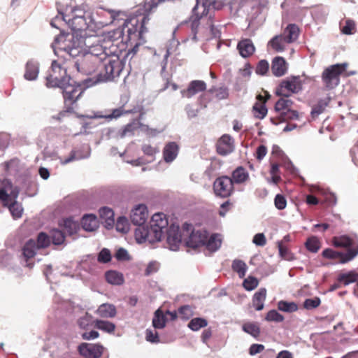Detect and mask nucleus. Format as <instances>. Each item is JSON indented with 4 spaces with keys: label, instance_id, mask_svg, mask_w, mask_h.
<instances>
[{
    "label": "nucleus",
    "instance_id": "obj_1",
    "mask_svg": "<svg viewBox=\"0 0 358 358\" xmlns=\"http://www.w3.org/2000/svg\"><path fill=\"white\" fill-rule=\"evenodd\" d=\"M87 41L90 43L85 46L87 50H85V53L102 64L101 79L113 80L117 78L123 69V64L119 58L120 50L114 41L109 38L99 36L88 38Z\"/></svg>",
    "mask_w": 358,
    "mask_h": 358
},
{
    "label": "nucleus",
    "instance_id": "obj_2",
    "mask_svg": "<svg viewBox=\"0 0 358 358\" xmlns=\"http://www.w3.org/2000/svg\"><path fill=\"white\" fill-rule=\"evenodd\" d=\"M89 43L87 38L84 39L71 33H62L55 37L51 46L57 55L59 52H64L70 57L76 58L85 52L84 46Z\"/></svg>",
    "mask_w": 358,
    "mask_h": 358
},
{
    "label": "nucleus",
    "instance_id": "obj_3",
    "mask_svg": "<svg viewBox=\"0 0 358 358\" xmlns=\"http://www.w3.org/2000/svg\"><path fill=\"white\" fill-rule=\"evenodd\" d=\"M196 5L192 9L193 15L191 17V34L192 39L194 41H197V32L201 24L200 21H204L207 19V24L212 31L213 34L216 36V34L214 32V25L213 24L212 17L208 13L210 7V2L208 0H196Z\"/></svg>",
    "mask_w": 358,
    "mask_h": 358
},
{
    "label": "nucleus",
    "instance_id": "obj_4",
    "mask_svg": "<svg viewBox=\"0 0 358 358\" xmlns=\"http://www.w3.org/2000/svg\"><path fill=\"white\" fill-rule=\"evenodd\" d=\"M58 87L62 90L66 111H71L73 110L71 106L77 101L83 93L81 85L74 81L70 77Z\"/></svg>",
    "mask_w": 358,
    "mask_h": 358
},
{
    "label": "nucleus",
    "instance_id": "obj_5",
    "mask_svg": "<svg viewBox=\"0 0 358 358\" xmlns=\"http://www.w3.org/2000/svg\"><path fill=\"white\" fill-rule=\"evenodd\" d=\"M348 66L347 63L336 64L325 69L322 74L324 85L328 90H332L338 85L340 75Z\"/></svg>",
    "mask_w": 358,
    "mask_h": 358
},
{
    "label": "nucleus",
    "instance_id": "obj_6",
    "mask_svg": "<svg viewBox=\"0 0 358 358\" xmlns=\"http://www.w3.org/2000/svg\"><path fill=\"white\" fill-rule=\"evenodd\" d=\"M135 238L138 243L148 241L149 243H154L160 241L164 234L151 224L137 227L135 229Z\"/></svg>",
    "mask_w": 358,
    "mask_h": 358
},
{
    "label": "nucleus",
    "instance_id": "obj_7",
    "mask_svg": "<svg viewBox=\"0 0 358 358\" xmlns=\"http://www.w3.org/2000/svg\"><path fill=\"white\" fill-rule=\"evenodd\" d=\"M70 76L66 75V69L60 64L54 60L52 62L50 70L46 76V85L48 87H59L67 80Z\"/></svg>",
    "mask_w": 358,
    "mask_h": 358
},
{
    "label": "nucleus",
    "instance_id": "obj_8",
    "mask_svg": "<svg viewBox=\"0 0 358 358\" xmlns=\"http://www.w3.org/2000/svg\"><path fill=\"white\" fill-rule=\"evenodd\" d=\"M74 66L78 72L85 75L92 74L96 70H103L102 64L95 62L92 56L87 55L85 52L78 57L74 62Z\"/></svg>",
    "mask_w": 358,
    "mask_h": 358
},
{
    "label": "nucleus",
    "instance_id": "obj_9",
    "mask_svg": "<svg viewBox=\"0 0 358 358\" xmlns=\"http://www.w3.org/2000/svg\"><path fill=\"white\" fill-rule=\"evenodd\" d=\"M145 21L146 17H143L141 20V25L138 27V20L136 18H132L129 20H126L124 22V27L122 29L123 35L127 34L129 41L136 39L144 32V24Z\"/></svg>",
    "mask_w": 358,
    "mask_h": 358
},
{
    "label": "nucleus",
    "instance_id": "obj_10",
    "mask_svg": "<svg viewBox=\"0 0 358 358\" xmlns=\"http://www.w3.org/2000/svg\"><path fill=\"white\" fill-rule=\"evenodd\" d=\"M301 90V83L296 77H292L282 80L276 89V94L280 96L289 97L292 94L298 93Z\"/></svg>",
    "mask_w": 358,
    "mask_h": 358
},
{
    "label": "nucleus",
    "instance_id": "obj_11",
    "mask_svg": "<svg viewBox=\"0 0 358 358\" xmlns=\"http://www.w3.org/2000/svg\"><path fill=\"white\" fill-rule=\"evenodd\" d=\"M213 189L217 196L221 197L230 196L234 189L231 178L228 176H222L217 178L213 183Z\"/></svg>",
    "mask_w": 358,
    "mask_h": 358
},
{
    "label": "nucleus",
    "instance_id": "obj_12",
    "mask_svg": "<svg viewBox=\"0 0 358 358\" xmlns=\"http://www.w3.org/2000/svg\"><path fill=\"white\" fill-rule=\"evenodd\" d=\"M357 255V246L355 249H348L346 253L336 252L330 248L325 249L322 252V256L324 257L332 259H338L339 262L341 264H345L352 260Z\"/></svg>",
    "mask_w": 358,
    "mask_h": 358
},
{
    "label": "nucleus",
    "instance_id": "obj_13",
    "mask_svg": "<svg viewBox=\"0 0 358 358\" xmlns=\"http://www.w3.org/2000/svg\"><path fill=\"white\" fill-rule=\"evenodd\" d=\"M166 242L169 249L172 251H177L182 241V234L178 225L172 224L166 229Z\"/></svg>",
    "mask_w": 358,
    "mask_h": 358
},
{
    "label": "nucleus",
    "instance_id": "obj_14",
    "mask_svg": "<svg viewBox=\"0 0 358 358\" xmlns=\"http://www.w3.org/2000/svg\"><path fill=\"white\" fill-rule=\"evenodd\" d=\"M78 350L80 355L86 358H99L103 354V347L98 343H83Z\"/></svg>",
    "mask_w": 358,
    "mask_h": 358
},
{
    "label": "nucleus",
    "instance_id": "obj_15",
    "mask_svg": "<svg viewBox=\"0 0 358 358\" xmlns=\"http://www.w3.org/2000/svg\"><path fill=\"white\" fill-rule=\"evenodd\" d=\"M148 217V211L144 204L136 205L131 210L130 218L132 223L138 227L145 226Z\"/></svg>",
    "mask_w": 358,
    "mask_h": 358
},
{
    "label": "nucleus",
    "instance_id": "obj_16",
    "mask_svg": "<svg viewBox=\"0 0 358 358\" xmlns=\"http://www.w3.org/2000/svg\"><path fill=\"white\" fill-rule=\"evenodd\" d=\"M234 141L233 138L228 134L222 136L216 144L217 152L222 156H226L231 153L234 150Z\"/></svg>",
    "mask_w": 358,
    "mask_h": 358
},
{
    "label": "nucleus",
    "instance_id": "obj_17",
    "mask_svg": "<svg viewBox=\"0 0 358 358\" xmlns=\"http://www.w3.org/2000/svg\"><path fill=\"white\" fill-rule=\"evenodd\" d=\"M207 240V231L205 230H192L186 241L187 247L196 248L204 245Z\"/></svg>",
    "mask_w": 358,
    "mask_h": 358
},
{
    "label": "nucleus",
    "instance_id": "obj_18",
    "mask_svg": "<svg viewBox=\"0 0 358 358\" xmlns=\"http://www.w3.org/2000/svg\"><path fill=\"white\" fill-rule=\"evenodd\" d=\"M206 89V84L202 80H192L185 90L180 91L182 97L190 99L199 92H203Z\"/></svg>",
    "mask_w": 358,
    "mask_h": 358
},
{
    "label": "nucleus",
    "instance_id": "obj_19",
    "mask_svg": "<svg viewBox=\"0 0 358 358\" xmlns=\"http://www.w3.org/2000/svg\"><path fill=\"white\" fill-rule=\"evenodd\" d=\"M62 19L65 21L73 31H80L85 30L87 27V20L85 17L62 15Z\"/></svg>",
    "mask_w": 358,
    "mask_h": 358
},
{
    "label": "nucleus",
    "instance_id": "obj_20",
    "mask_svg": "<svg viewBox=\"0 0 358 358\" xmlns=\"http://www.w3.org/2000/svg\"><path fill=\"white\" fill-rule=\"evenodd\" d=\"M8 187L9 192L5 188L0 189V202H2L3 206H8L9 203L16 201L19 195L20 190L17 187H13L11 183H9Z\"/></svg>",
    "mask_w": 358,
    "mask_h": 358
},
{
    "label": "nucleus",
    "instance_id": "obj_21",
    "mask_svg": "<svg viewBox=\"0 0 358 358\" xmlns=\"http://www.w3.org/2000/svg\"><path fill=\"white\" fill-rule=\"evenodd\" d=\"M178 152V145L176 142H169L163 149V159L166 163H171L176 159Z\"/></svg>",
    "mask_w": 358,
    "mask_h": 358
},
{
    "label": "nucleus",
    "instance_id": "obj_22",
    "mask_svg": "<svg viewBox=\"0 0 358 358\" xmlns=\"http://www.w3.org/2000/svg\"><path fill=\"white\" fill-rule=\"evenodd\" d=\"M39 73V63L34 60H29L25 66L24 78L29 81L36 80Z\"/></svg>",
    "mask_w": 358,
    "mask_h": 358
},
{
    "label": "nucleus",
    "instance_id": "obj_23",
    "mask_svg": "<svg viewBox=\"0 0 358 358\" xmlns=\"http://www.w3.org/2000/svg\"><path fill=\"white\" fill-rule=\"evenodd\" d=\"M152 227L157 229L159 231H162L164 234V230L166 231L168 229V220L166 215L162 213H157L152 215L150 222Z\"/></svg>",
    "mask_w": 358,
    "mask_h": 358
},
{
    "label": "nucleus",
    "instance_id": "obj_24",
    "mask_svg": "<svg viewBox=\"0 0 358 358\" xmlns=\"http://www.w3.org/2000/svg\"><path fill=\"white\" fill-rule=\"evenodd\" d=\"M83 151L84 154L82 153L80 150H72L70 156L66 158L64 160L60 161L61 164L63 165L67 164L74 160H80L83 159L88 158L90 156L91 150L88 145H84L83 147Z\"/></svg>",
    "mask_w": 358,
    "mask_h": 358
},
{
    "label": "nucleus",
    "instance_id": "obj_25",
    "mask_svg": "<svg viewBox=\"0 0 358 358\" xmlns=\"http://www.w3.org/2000/svg\"><path fill=\"white\" fill-rule=\"evenodd\" d=\"M237 49L241 56L244 58L251 56L255 51V45L249 38L240 41L237 45Z\"/></svg>",
    "mask_w": 358,
    "mask_h": 358
},
{
    "label": "nucleus",
    "instance_id": "obj_26",
    "mask_svg": "<svg viewBox=\"0 0 358 358\" xmlns=\"http://www.w3.org/2000/svg\"><path fill=\"white\" fill-rule=\"evenodd\" d=\"M281 35L288 43H292L297 40L299 36V29L294 24H289L284 29Z\"/></svg>",
    "mask_w": 358,
    "mask_h": 358
},
{
    "label": "nucleus",
    "instance_id": "obj_27",
    "mask_svg": "<svg viewBox=\"0 0 358 358\" xmlns=\"http://www.w3.org/2000/svg\"><path fill=\"white\" fill-rule=\"evenodd\" d=\"M271 71L277 77L283 76L287 71L286 62L283 57H276L272 62Z\"/></svg>",
    "mask_w": 358,
    "mask_h": 358
},
{
    "label": "nucleus",
    "instance_id": "obj_28",
    "mask_svg": "<svg viewBox=\"0 0 358 358\" xmlns=\"http://www.w3.org/2000/svg\"><path fill=\"white\" fill-rule=\"evenodd\" d=\"M83 229L86 231H94L99 227V221L92 214L85 215L81 221Z\"/></svg>",
    "mask_w": 358,
    "mask_h": 358
},
{
    "label": "nucleus",
    "instance_id": "obj_29",
    "mask_svg": "<svg viewBox=\"0 0 358 358\" xmlns=\"http://www.w3.org/2000/svg\"><path fill=\"white\" fill-rule=\"evenodd\" d=\"M334 245L337 248H348L355 249L358 247V243L348 236H341L334 238Z\"/></svg>",
    "mask_w": 358,
    "mask_h": 358
},
{
    "label": "nucleus",
    "instance_id": "obj_30",
    "mask_svg": "<svg viewBox=\"0 0 358 358\" xmlns=\"http://www.w3.org/2000/svg\"><path fill=\"white\" fill-rule=\"evenodd\" d=\"M96 314L101 317L112 318L117 314L116 308L114 305L110 303H103L100 305L96 310Z\"/></svg>",
    "mask_w": 358,
    "mask_h": 358
},
{
    "label": "nucleus",
    "instance_id": "obj_31",
    "mask_svg": "<svg viewBox=\"0 0 358 358\" xmlns=\"http://www.w3.org/2000/svg\"><path fill=\"white\" fill-rule=\"evenodd\" d=\"M222 238L220 234H213L208 237L207 233V240H206L204 245L210 252L217 251L221 246Z\"/></svg>",
    "mask_w": 358,
    "mask_h": 358
},
{
    "label": "nucleus",
    "instance_id": "obj_32",
    "mask_svg": "<svg viewBox=\"0 0 358 358\" xmlns=\"http://www.w3.org/2000/svg\"><path fill=\"white\" fill-rule=\"evenodd\" d=\"M99 215L102 220H104L106 228H112L114 225V212L108 207H102L99 210Z\"/></svg>",
    "mask_w": 358,
    "mask_h": 358
},
{
    "label": "nucleus",
    "instance_id": "obj_33",
    "mask_svg": "<svg viewBox=\"0 0 358 358\" xmlns=\"http://www.w3.org/2000/svg\"><path fill=\"white\" fill-rule=\"evenodd\" d=\"M141 128V122L138 120H134L131 123L127 124L118 132V136L123 138L127 136H132L134 135L135 131Z\"/></svg>",
    "mask_w": 358,
    "mask_h": 358
},
{
    "label": "nucleus",
    "instance_id": "obj_34",
    "mask_svg": "<svg viewBox=\"0 0 358 358\" xmlns=\"http://www.w3.org/2000/svg\"><path fill=\"white\" fill-rule=\"evenodd\" d=\"M266 297V289L265 288H261L254 294L252 305L257 310L259 311L264 308Z\"/></svg>",
    "mask_w": 358,
    "mask_h": 358
},
{
    "label": "nucleus",
    "instance_id": "obj_35",
    "mask_svg": "<svg viewBox=\"0 0 358 358\" xmlns=\"http://www.w3.org/2000/svg\"><path fill=\"white\" fill-rule=\"evenodd\" d=\"M231 178L233 184H242L249 179V174L243 167L238 166L233 171Z\"/></svg>",
    "mask_w": 358,
    "mask_h": 358
},
{
    "label": "nucleus",
    "instance_id": "obj_36",
    "mask_svg": "<svg viewBox=\"0 0 358 358\" xmlns=\"http://www.w3.org/2000/svg\"><path fill=\"white\" fill-rule=\"evenodd\" d=\"M287 44L289 43H287L285 38L281 34L275 36L268 42V45L278 52H283L285 50Z\"/></svg>",
    "mask_w": 358,
    "mask_h": 358
},
{
    "label": "nucleus",
    "instance_id": "obj_37",
    "mask_svg": "<svg viewBox=\"0 0 358 358\" xmlns=\"http://www.w3.org/2000/svg\"><path fill=\"white\" fill-rule=\"evenodd\" d=\"M257 99L262 101V103L259 104L256 103L253 106L254 115L258 119H263L267 114V108L265 106L266 99H264L262 95H258Z\"/></svg>",
    "mask_w": 358,
    "mask_h": 358
},
{
    "label": "nucleus",
    "instance_id": "obj_38",
    "mask_svg": "<svg viewBox=\"0 0 358 358\" xmlns=\"http://www.w3.org/2000/svg\"><path fill=\"white\" fill-rule=\"evenodd\" d=\"M38 249L36 241L31 239L25 243L22 248L23 256L27 259L32 258L36 254Z\"/></svg>",
    "mask_w": 358,
    "mask_h": 358
},
{
    "label": "nucleus",
    "instance_id": "obj_39",
    "mask_svg": "<svg viewBox=\"0 0 358 358\" xmlns=\"http://www.w3.org/2000/svg\"><path fill=\"white\" fill-rule=\"evenodd\" d=\"M94 327L108 334H112L115 329V324L103 320H95Z\"/></svg>",
    "mask_w": 358,
    "mask_h": 358
},
{
    "label": "nucleus",
    "instance_id": "obj_40",
    "mask_svg": "<svg viewBox=\"0 0 358 358\" xmlns=\"http://www.w3.org/2000/svg\"><path fill=\"white\" fill-rule=\"evenodd\" d=\"M106 281L115 285H120L124 282V277L122 273L115 271H109L106 273Z\"/></svg>",
    "mask_w": 358,
    "mask_h": 358
},
{
    "label": "nucleus",
    "instance_id": "obj_41",
    "mask_svg": "<svg viewBox=\"0 0 358 358\" xmlns=\"http://www.w3.org/2000/svg\"><path fill=\"white\" fill-rule=\"evenodd\" d=\"M166 319L163 312L157 309L152 318V326L155 329H163L166 326Z\"/></svg>",
    "mask_w": 358,
    "mask_h": 358
},
{
    "label": "nucleus",
    "instance_id": "obj_42",
    "mask_svg": "<svg viewBox=\"0 0 358 358\" xmlns=\"http://www.w3.org/2000/svg\"><path fill=\"white\" fill-rule=\"evenodd\" d=\"M292 104V101L289 99L288 97L282 96V98L275 103V110L280 114L282 112H286L290 110Z\"/></svg>",
    "mask_w": 358,
    "mask_h": 358
},
{
    "label": "nucleus",
    "instance_id": "obj_43",
    "mask_svg": "<svg viewBox=\"0 0 358 358\" xmlns=\"http://www.w3.org/2000/svg\"><path fill=\"white\" fill-rule=\"evenodd\" d=\"M231 268L234 272L238 273L241 278L245 275L248 270L246 264L241 259H234L232 262Z\"/></svg>",
    "mask_w": 358,
    "mask_h": 358
},
{
    "label": "nucleus",
    "instance_id": "obj_44",
    "mask_svg": "<svg viewBox=\"0 0 358 358\" xmlns=\"http://www.w3.org/2000/svg\"><path fill=\"white\" fill-rule=\"evenodd\" d=\"M94 322L93 317L88 313H85L83 316L78 319L77 324L80 329L87 330L93 324L94 325Z\"/></svg>",
    "mask_w": 358,
    "mask_h": 358
},
{
    "label": "nucleus",
    "instance_id": "obj_45",
    "mask_svg": "<svg viewBox=\"0 0 358 358\" xmlns=\"http://www.w3.org/2000/svg\"><path fill=\"white\" fill-rule=\"evenodd\" d=\"M278 308L279 310L282 312L293 313L298 310V306L294 302H289L282 300L278 301Z\"/></svg>",
    "mask_w": 358,
    "mask_h": 358
},
{
    "label": "nucleus",
    "instance_id": "obj_46",
    "mask_svg": "<svg viewBox=\"0 0 358 358\" xmlns=\"http://www.w3.org/2000/svg\"><path fill=\"white\" fill-rule=\"evenodd\" d=\"M208 325V321L202 317H195L192 319L188 327L194 331H199L200 329L206 327Z\"/></svg>",
    "mask_w": 358,
    "mask_h": 358
},
{
    "label": "nucleus",
    "instance_id": "obj_47",
    "mask_svg": "<svg viewBox=\"0 0 358 358\" xmlns=\"http://www.w3.org/2000/svg\"><path fill=\"white\" fill-rule=\"evenodd\" d=\"M8 208L12 216L14 219H18L21 217L23 212V208L22 205L17 201L9 203L8 206H6Z\"/></svg>",
    "mask_w": 358,
    "mask_h": 358
},
{
    "label": "nucleus",
    "instance_id": "obj_48",
    "mask_svg": "<svg viewBox=\"0 0 358 358\" xmlns=\"http://www.w3.org/2000/svg\"><path fill=\"white\" fill-rule=\"evenodd\" d=\"M358 279V274L355 271H350L346 273H342L338 276V280L343 282L345 285L355 282Z\"/></svg>",
    "mask_w": 358,
    "mask_h": 358
},
{
    "label": "nucleus",
    "instance_id": "obj_49",
    "mask_svg": "<svg viewBox=\"0 0 358 358\" xmlns=\"http://www.w3.org/2000/svg\"><path fill=\"white\" fill-rule=\"evenodd\" d=\"M108 80H103L101 79V76H100V71H99V73L95 77L88 78L87 79H85L83 81H82L81 83H79L81 85L82 88L84 90L86 88H88V87L95 85L96 84H97L99 82H108Z\"/></svg>",
    "mask_w": 358,
    "mask_h": 358
},
{
    "label": "nucleus",
    "instance_id": "obj_50",
    "mask_svg": "<svg viewBox=\"0 0 358 358\" xmlns=\"http://www.w3.org/2000/svg\"><path fill=\"white\" fill-rule=\"evenodd\" d=\"M243 330L252 336L257 338L259 336L260 329L255 323L248 322L243 325Z\"/></svg>",
    "mask_w": 358,
    "mask_h": 358
},
{
    "label": "nucleus",
    "instance_id": "obj_51",
    "mask_svg": "<svg viewBox=\"0 0 358 358\" xmlns=\"http://www.w3.org/2000/svg\"><path fill=\"white\" fill-rule=\"evenodd\" d=\"M63 227L66 233L69 235H72L77 231L78 224L71 218H66L63 220Z\"/></svg>",
    "mask_w": 358,
    "mask_h": 358
},
{
    "label": "nucleus",
    "instance_id": "obj_52",
    "mask_svg": "<svg viewBox=\"0 0 358 358\" xmlns=\"http://www.w3.org/2000/svg\"><path fill=\"white\" fill-rule=\"evenodd\" d=\"M50 238H51L54 245H61L64 243L65 237L61 230L54 229L50 231Z\"/></svg>",
    "mask_w": 358,
    "mask_h": 358
},
{
    "label": "nucleus",
    "instance_id": "obj_53",
    "mask_svg": "<svg viewBox=\"0 0 358 358\" xmlns=\"http://www.w3.org/2000/svg\"><path fill=\"white\" fill-rule=\"evenodd\" d=\"M22 164L17 158H14L5 162L6 171L9 172H18L21 169Z\"/></svg>",
    "mask_w": 358,
    "mask_h": 358
},
{
    "label": "nucleus",
    "instance_id": "obj_54",
    "mask_svg": "<svg viewBox=\"0 0 358 358\" xmlns=\"http://www.w3.org/2000/svg\"><path fill=\"white\" fill-rule=\"evenodd\" d=\"M116 230L119 232L127 233L129 229L128 220L125 217H119L115 224Z\"/></svg>",
    "mask_w": 358,
    "mask_h": 358
},
{
    "label": "nucleus",
    "instance_id": "obj_55",
    "mask_svg": "<svg viewBox=\"0 0 358 358\" xmlns=\"http://www.w3.org/2000/svg\"><path fill=\"white\" fill-rule=\"evenodd\" d=\"M36 246L39 248H44L49 246L50 243V238L45 233L41 232L38 235L37 241H36Z\"/></svg>",
    "mask_w": 358,
    "mask_h": 358
},
{
    "label": "nucleus",
    "instance_id": "obj_56",
    "mask_svg": "<svg viewBox=\"0 0 358 358\" xmlns=\"http://www.w3.org/2000/svg\"><path fill=\"white\" fill-rule=\"evenodd\" d=\"M306 246L308 250L315 253L320 248V242L317 238L311 237L306 241Z\"/></svg>",
    "mask_w": 358,
    "mask_h": 358
},
{
    "label": "nucleus",
    "instance_id": "obj_57",
    "mask_svg": "<svg viewBox=\"0 0 358 358\" xmlns=\"http://www.w3.org/2000/svg\"><path fill=\"white\" fill-rule=\"evenodd\" d=\"M258 280L256 278L249 276L244 280L243 285L246 290L252 291L258 286Z\"/></svg>",
    "mask_w": 358,
    "mask_h": 358
},
{
    "label": "nucleus",
    "instance_id": "obj_58",
    "mask_svg": "<svg viewBox=\"0 0 358 358\" xmlns=\"http://www.w3.org/2000/svg\"><path fill=\"white\" fill-rule=\"evenodd\" d=\"M327 103L321 100L320 101L317 105H315L311 110V116L313 118L317 117L319 115L323 113L325 107L327 106Z\"/></svg>",
    "mask_w": 358,
    "mask_h": 358
},
{
    "label": "nucleus",
    "instance_id": "obj_59",
    "mask_svg": "<svg viewBox=\"0 0 358 358\" xmlns=\"http://www.w3.org/2000/svg\"><path fill=\"white\" fill-rule=\"evenodd\" d=\"M266 320L270 322H280L284 320V317L282 315L280 314L277 310H271L267 313L266 316Z\"/></svg>",
    "mask_w": 358,
    "mask_h": 358
},
{
    "label": "nucleus",
    "instance_id": "obj_60",
    "mask_svg": "<svg viewBox=\"0 0 358 358\" xmlns=\"http://www.w3.org/2000/svg\"><path fill=\"white\" fill-rule=\"evenodd\" d=\"M97 260L100 263H108L111 260V254L108 249L103 248L99 253Z\"/></svg>",
    "mask_w": 358,
    "mask_h": 358
},
{
    "label": "nucleus",
    "instance_id": "obj_61",
    "mask_svg": "<svg viewBox=\"0 0 358 358\" xmlns=\"http://www.w3.org/2000/svg\"><path fill=\"white\" fill-rule=\"evenodd\" d=\"M145 339L148 342L152 343H159L158 333L155 330L148 329L145 331Z\"/></svg>",
    "mask_w": 358,
    "mask_h": 358
},
{
    "label": "nucleus",
    "instance_id": "obj_62",
    "mask_svg": "<svg viewBox=\"0 0 358 358\" xmlns=\"http://www.w3.org/2000/svg\"><path fill=\"white\" fill-rule=\"evenodd\" d=\"M320 299L318 297L307 299L303 303V307L306 309L311 310L318 307L320 304Z\"/></svg>",
    "mask_w": 358,
    "mask_h": 358
},
{
    "label": "nucleus",
    "instance_id": "obj_63",
    "mask_svg": "<svg viewBox=\"0 0 358 358\" xmlns=\"http://www.w3.org/2000/svg\"><path fill=\"white\" fill-rule=\"evenodd\" d=\"M141 150L145 155L152 157H154L155 154L159 152V149L157 147L146 143L142 145Z\"/></svg>",
    "mask_w": 358,
    "mask_h": 358
},
{
    "label": "nucleus",
    "instance_id": "obj_64",
    "mask_svg": "<svg viewBox=\"0 0 358 358\" xmlns=\"http://www.w3.org/2000/svg\"><path fill=\"white\" fill-rule=\"evenodd\" d=\"M280 117L282 121H287L289 120H297L299 118V113L294 110H288L286 112H282Z\"/></svg>",
    "mask_w": 358,
    "mask_h": 358
}]
</instances>
